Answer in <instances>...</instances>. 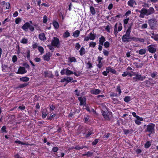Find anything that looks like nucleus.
I'll use <instances>...</instances> for the list:
<instances>
[{"instance_id":"f257e3e1","label":"nucleus","mask_w":158,"mask_h":158,"mask_svg":"<svg viewBox=\"0 0 158 158\" xmlns=\"http://www.w3.org/2000/svg\"><path fill=\"white\" fill-rule=\"evenodd\" d=\"M131 31V26H130L126 31V33L123 35L122 37V40L123 42L128 43L131 41L130 36Z\"/></svg>"},{"instance_id":"f03ea898","label":"nucleus","mask_w":158,"mask_h":158,"mask_svg":"<svg viewBox=\"0 0 158 158\" xmlns=\"http://www.w3.org/2000/svg\"><path fill=\"white\" fill-rule=\"evenodd\" d=\"M30 23L31 24L32 23V22L30 20L29 22H27L25 23L22 27L21 28L26 31H27L28 29L31 31H33L34 30V27L30 25Z\"/></svg>"},{"instance_id":"7ed1b4c3","label":"nucleus","mask_w":158,"mask_h":158,"mask_svg":"<svg viewBox=\"0 0 158 158\" xmlns=\"http://www.w3.org/2000/svg\"><path fill=\"white\" fill-rule=\"evenodd\" d=\"M93 131V129L92 127H87L85 128L84 132H83L82 134L85 135L86 138H88L90 137L91 135L94 134V133Z\"/></svg>"},{"instance_id":"20e7f679","label":"nucleus","mask_w":158,"mask_h":158,"mask_svg":"<svg viewBox=\"0 0 158 158\" xmlns=\"http://www.w3.org/2000/svg\"><path fill=\"white\" fill-rule=\"evenodd\" d=\"M155 125L153 123H150L147 126L145 130V132H148L151 133H154L155 132Z\"/></svg>"},{"instance_id":"39448f33","label":"nucleus","mask_w":158,"mask_h":158,"mask_svg":"<svg viewBox=\"0 0 158 158\" xmlns=\"http://www.w3.org/2000/svg\"><path fill=\"white\" fill-rule=\"evenodd\" d=\"M131 72L133 73V75L135 76L133 78L134 82H136L138 81H143L146 78L145 76H142L141 74H136L135 72H133L132 71Z\"/></svg>"},{"instance_id":"423d86ee","label":"nucleus","mask_w":158,"mask_h":158,"mask_svg":"<svg viewBox=\"0 0 158 158\" xmlns=\"http://www.w3.org/2000/svg\"><path fill=\"white\" fill-rule=\"evenodd\" d=\"M157 20L155 18L151 19L148 21V23L151 29H154L156 27Z\"/></svg>"},{"instance_id":"0eeeda50","label":"nucleus","mask_w":158,"mask_h":158,"mask_svg":"<svg viewBox=\"0 0 158 158\" xmlns=\"http://www.w3.org/2000/svg\"><path fill=\"white\" fill-rule=\"evenodd\" d=\"M143 13L146 16H148L155 13V10L153 7H151L148 9H146L143 7Z\"/></svg>"},{"instance_id":"6e6552de","label":"nucleus","mask_w":158,"mask_h":158,"mask_svg":"<svg viewBox=\"0 0 158 158\" xmlns=\"http://www.w3.org/2000/svg\"><path fill=\"white\" fill-rule=\"evenodd\" d=\"M96 34L94 33L93 31L91 32L88 35V36L85 37L84 40L86 41H88L89 40H94L96 38Z\"/></svg>"},{"instance_id":"1a4fd4ad","label":"nucleus","mask_w":158,"mask_h":158,"mask_svg":"<svg viewBox=\"0 0 158 158\" xmlns=\"http://www.w3.org/2000/svg\"><path fill=\"white\" fill-rule=\"evenodd\" d=\"M52 46L59 48L60 46V42L58 38L56 37H53L51 42Z\"/></svg>"},{"instance_id":"9d476101","label":"nucleus","mask_w":158,"mask_h":158,"mask_svg":"<svg viewBox=\"0 0 158 158\" xmlns=\"http://www.w3.org/2000/svg\"><path fill=\"white\" fill-rule=\"evenodd\" d=\"M156 46L155 45H150L147 47L148 51L149 52L153 53H155L156 50V48L154 47H156Z\"/></svg>"},{"instance_id":"9b49d317","label":"nucleus","mask_w":158,"mask_h":158,"mask_svg":"<svg viewBox=\"0 0 158 158\" xmlns=\"http://www.w3.org/2000/svg\"><path fill=\"white\" fill-rule=\"evenodd\" d=\"M152 79L149 78L148 80H146L142 82V85L144 86L149 87L150 85L153 84L152 83Z\"/></svg>"},{"instance_id":"f8f14e48","label":"nucleus","mask_w":158,"mask_h":158,"mask_svg":"<svg viewBox=\"0 0 158 158\" xmlns=\"http://www.w3.org/2000/svg\"><path fill=\"white\" fill-rule=\"evenodd\" d=\"M79 101L80 102L79 105L81 106L85 105L86 103V98L85 97H79L78 98Z\"/></svg>"},{"instance_id":"ddd939ff","label":"nucleus","mask_w":158,"mask_h":158,"mask_svg":"<svg viewBox=\"0 0 158 158\" xmlns=\"http://www.w3.org/2000/svg\"><path fill=\"white\" fill-rule=\"evenodd\" d=\"M102 57L98 56V58L97 61L98 62V64L97 65V66L99 69H101L103 65V63L102 60Z\"/></svg>"},{"instance_id":"4468645a","label":"nucleus","mask_w":158,"mask_h":158,"mask_svg":"<svg viewBox=\"0 0 158 158\" xmlns=\"http://www.w3.org/2000/svg\"><path fill=\"white\" fill-rule=\"evenodd\" d=\"M102 113L104 118L106 120L109 121L110 120L108 113L107 111L102 110Z\"/></svg>"},{"instance_id":"2eb2a0df","label":"nucleus","mask_w":158,"mask_h":158,"mask_svg":"<svg viewBox=\"0 0 158 158\" xmlns=\"http://www.w3.org/2000/svg\"><path fill=\"white\" fill-rule=\"evenodd\" d=\"M27 72V71L26 70V69L24 67H20L18 69L17 73L23 74L26 73Z\"/></svg>"},{"instance_id":"dca6fc26","label":"nucleus","mask_w":158,"mask_h":158,"mask_svg":"<svg viewBox=\"0 0 158 158\" xmlns=\"http://www.w3.org/2000/svg\"><path fill=\"white\" fill-rule=\"evenodd\" d=\"M44 74H45L44 77H48L49 78H52L53 77V75L52 74V72H48L47 71L44 72Z\"/></svg>"},{"instance_id":"f3484780","label":"nucleus","mask_w":158,"mask_h":158,"mask_svg":"<svg viewBox=\"0 0 158 158\" xmlns=\"http://www.w3.org/2000/svg\"><path fill=\"white\" fill-rule=\"evenodd\" d=\"M106 70L108 73L111 72L114 74H115L116 73V71L114 69L112 68L110 66L106 67Z\"/></svg>"},{"instance_id":"a211bd4d","label":"nucleus","mask_w":158,"mask_h":158,"mask_svg":"<svg viewBox=\"0 0 158 158\" xmlns=\"http://www.w3.org/2000/svg\"><path fill=\"white\" fill-rule=\"evenodd\" d=\"M39 38L40 40L42 41L46 39L45 35L44 33H41L39 35Z\"/></svg>"},{"instance_id":"6ab92c4d","label":"nucleus","mask_w":158,"mask_h":158,"mask_svg":"<svg viewBox=\"0 0 158 158\" xmlns=\"http://www.w3.org/2000/svg\"><path fill=\"white\" fill-rule=\"evenodd\" d=\"M106 40L105 37L102 35L99 38V44L103 45Z\"/></svg>"},{"instance_id":"aec40b11","label":"nucleus","mask_w":158,"mask_h":158,"mask_svg":"<svg viewBox=\"0 0 158 158\" xmlns=\"http://www.w3.org/2000/svg\"><path fill=\"white\" fill-rule=\"evenodd\" d=\"M132 115L134 117H135L136 118L137 120H139V121H143V118L141 117L138 115H136V113L134 112H131Z\"/></svg>"},{"instance_id":"412c9836","label":"nucleus","mask_w":158,"mask_h":158,"mask_svg":"<svg viewBox=\"0 0 158 158\" xmlns=\"http://www.w3.org/2000/svg\"><path fill=\"white\" fill-rule=\"evenodd\" d=\"M101 91L100 89H92L91 91L90 92L91 94L97 95L100 93Z\"/></svg>"},{"instance_id":"4be33fe9","label":"nucleus","mask_w":158,"mask_h":158,"mask_svg":"<svg viewBox=\"0 0 158 158\" xmlns=\"http://www.w3.org/2000/svg\"><path fill=\"white\" fill-rule=\"evenodd\" d=\"M134 64L136 66V67L137 68H141L144 64L143 63H138V62H135L134 63Z\"/></svg>"},{"instance_id":"5701e85b","label":"nucleus","mask_w":158,"mask_h":158,"mask_svg":"<svg viewBox=\"0 0 158 158\" xmlns=\"http://www.w3.org/2000/svg\"><path fill=\"white\" fill-rule=\"evenodd\" d=\"M80 31L79 30H77L73 33V36L74 37H78L79 35Z\"/></svg>"},{"instance_id":"b1692460","label":"nucleus","mask_w":158,"mask_h":158,"mask_svg":"<svg viewBox=\"0 0 158 158\" xmlns=\"http://www.w3.org/2000/svg\"><path fill=\"white\" fill-rule=\"evenodd\" d=\"M28 85V83H25L22 84H20L16 89H17L19 88H22L27 86Z\"/></svg>"},{"instance_id":"393cba45","label":"nucleus","mask_w":158,"mask_h":158,"mask_svg":"<svg viewBox=\"0 0 158 158\" xmlns=\"http://www.w3.org/2000/svg\"><path fill=\"white\" fill-rule=\"evenodd\" d=\"M79 52L80 55L81 56H82L83 55H84L86 52L85 49L83 47H82L81 48L80 50L79 51Z\"/></svg>"},{"instance_id":"a878e982","label":"nucleus","mask_w":158,"mask_h":158,"mask_svg":"<svg viewBox=\"0 0 158 158\" xmlns=\"http://www.w3.org/2000/svg\"><path fill=\"white\" fill-rule=\"evenodd\" d=\"M116 91L117 92H118V95L119 96H120L121 95L122 91L121 89V86L120 84L118 85L116 87Z\"/></svg>"},{"instance_id":"bb28decb","label":"nucleus","mask_w":158,"mask_h":158,"mask_svg":"<svg viewBox=\"0 0 158 158\" xmlns=\"http://www.w3.org/2000/svg\"><path fill=\"white\" fill-rule=\"evenodd\" d=\"M135 3L136 4V2L134 0H129L127 2V5L131 6V7H132L133 6L134 4Z\"/></svg>"},{"instance_id":"cd10ccee","label":"nucleus","mask_w":158,"mask_h":158,"mask_svg":"<svg viewBox=\"0 0 158 158\" xmlns=\"http://www.w3.org/2000/svg\"><path fill=\"white\" fill-rule=\"evenodd\" d=\"M19 80L23 82H27L29 80V78L26 77H23L19 78Z\"/></svg>"},{"instance_id":"c85d7f7f","label":"nucleus","mask_w":158,"mask_h":158,"mask_svg":"<svg viewBox=\"0 0 158 158\" xmlns=\"http://www.w3.org/2000/svg\"><path fill=\"white\" fill-rule=\"evenodd\" d=\"M93 152H91L89 151H88L86 153L83 154L82 156H86L88 157H90L93 155Z\"/></svg>"},{"instance_id":"c756f323","label":"nucleus","mask_w":158,"mask_h":158,"mask_svg":"<svg viewBox=\"0 0 158 158\" xmlns=\"http://www.w3.org/2000/svg\"><path fill=\"white\" fill-rule=\"evenodd\" d=\"M143 10V8H142L140 10H136V11H138L140 13V14L139 15V17L140 18H143L144 17V15H145V14H143V12L144 11Z\"/></svg>"},{"instance_id":"7c9ffc66","label":"nucleus","mask_w":158,"mask_h":158,"mask_svg":"<svg viewBox=\"0 0 158 158\" xmlns=\"http://www.w3.org/2000/svg\"><path fill=\"white\" fill-rule=\"evenodd\" d=\"M70 36V33L68 30H66L64 32L63 35V37L64 38H67Z\"/></svg>"},{"instance_id":"2f4dec72","label":"nucleus","mask_w":158,"mask_h":158,"mask_svg":"<svg viewBox=\"0 0 158 158\" xmlns=\"http://www.w3.org/2000/svg\"><path fill=\"white\" fill-rule=\"evenodd\" d=\"M118 24L116 23L114 27V34L116 37L117 36V34L118 33V30H117L118 28Z\"/></svg>"},{"instance_id":"473e14b6","label":"nucleus","mask_w":158,"mask_h":158,"mask_svg":"<svg viewBox=\"0 0 158 158\" xmlns=\"http://www.w3.org/2000/svg\"><path fill=\"white\" fill-rule=\"evenodd\" d=\"M90 12L92 15H94L96 13L94 7L93 6H90Z\"/></svg>"},{"instance_id":"72a5a7b5","label":"nucleus","mask_w":158,"mask_h":158,"mask_svg":"<svg viewBox=\"0 0 158 158\" xmlns=\"http://www.w3.org/2000/svg\"><path fill=\"white\" fill-rule=\"evenodd\" d=\"M43 59L44 60L49 61L50 60V56L47 53L44 56Z\"/></svg>"},{"instance_id":"f704fd0d","label":"nucleus","mask_w":158,"mask_h":158,"mask_svg":"<svg viewBox=\"0 0 158 158\" xmlns=\"http://www.w3.org/2000/svg\"><path fill=\"white\" fill-rule=\"evenodd\" d=\"M138 52L141 55L144 54L146 52V49H140L139 50Z\"/></svg>"},{"instance_id":"c9c22d12","label":"nucleus","mask_w":158,"mask_h":158,"mask_svg":"<svg viewBox=\"0 0 158 158\" xmlns=\"http://www.w3.org/2000/svg\"><path fill=\"white\" fill-rule=\"evenodd\" d=\"M68 59L71 63H72L73 62H77L76 59L74 57H69Z\"/></svg>"},{"instance_id":"e433bc0d","label":"nucleus","mask_w":158,"mask_h":158,"mask_svg":"<svg viewBox=\"0 0 158 158\" xmlns=\"http://www.w3.org/2000/svg\"><path fill=\"white\" fill-rule=\"evenodd\" d=\"M53 25L54 26V27L56 29H57L59 28V23L57 21H55L53 22Z\"/></svg>"},{"instance_id":"4c0bfd02","label":"nucleus","mask_w":158,"mask_h":158,"mask_svg":"<svg viewBox=\"0 0 158 158\" xmlns=\"http://www.w3.org/2000/svg\"><path fill=\"white\" fill-rule=\"evenodd\" d=\"M151 145V143L149 141H147L144 144V148H149Z\"/></svg>"},{"instance_id":"58836bf2","label":"nucleus","mask_w":158,"mask_h":158,"mask_svg":"<svg viewBox=\"0 0 158 158\" xmlns=\"http://www.w3.org/2000/svg\"><path fill=\"white\" fill-rule=\"evenodd\" d=\"M96 45V43L95 42L91 41L89 44V46L90 47L94 48Z\"/></svg>"},{"instance_id":"ea45409f","label":"nucleus","mask_w":158,"mask_h":158,"mask_svg":"<svg viewBox=\"0 0 158 158\" xmlns=\"http://www.w3.org/2000/svg\"><path fill=\"white\" fill-rule=\"evenodd\" d=\"M38 49L39 51L40 52L41 54H42L44 52V49L41 46H38Z\"/></svg>"},{"instance_id":"a19ab883","label":"nucleus","mask_w":158,"mask_h":158,"mask_svg":"<svg viewBox=\"0 0 158 158\" xmlns=\"http://www.w3.org/2000/svg\"><path fill=\"white\" fill-rule=\"evenodd\" d=\"M65 74L67 76H69L71 74H73V72L71 70L67 69L65 72Z\"/></svg>"},{"instance_id":"79ce46f5","label":"nucleus","mask_w":158,"mask_h":158,"mask_svg":"<svg viewBox=\"0 0 158 158\" xmlns=\"http://www.w3.org/2000/svg\"><path fill=\"white\" fill-rule=\"evenodd\" d=\"M151 37L155 40L157 41L158 40V34H153V35L151 36Z\"/></svg>"},{"instance_id":"37998d69","label":"nucleus","mask_w":158,"mask_h":158,"mask_svg":"<svg viewBox=\"0 0 158 158\" xmlns=\"http://www.w3.org/2000/svg\"><path fill=\"white\" fill-rule=\"evenodd\" d=\"M131 100V97L130 96H126L124 98V101L128 103Z\"/></svg>"},{"instance_id":"c03bdc74","label":"nucleus","mask_w":158,"mask_h":158,"mask_svg":"<svg viewBox=\"0 0 158 158\" xmlns=\"http://www.w3.org/2000/svg\"><path fill=\"white\" fill-rule=\"evenodd\" d=\"M66 79V81L67 82L66 83L67 84L68 83L70 82L71 81L73 80V78L72 77H65Z\"/></svg>"},{"instance_id":"a18cd8bd","label":"nucleus","mask_w":158,"mask_h":158,"mask_svg":"<svg viewBox=\"0 0 158 158\" xmlns=\"http://www.w3.org/2000/svg\"><path fill=\"white\" fill-rule=\"evenodd\" d=\"M83 148V147L82 146H79V145H77L74 147L72 148L71 149H74L76 150H80V149H82Z\"/></svg>"},{"instance_id":"49530a36","label":"nucleus","mask_w":158,"mask_h":158,"mask_svg":"<svg viewBox=\"0 0 158 158\" xmlns=\"http://www.w3.org/2000/svg\"><path fill=\"white\" fill-rule=\"evenodd\" d=\"M103 55L106 56H108L109 55V52L105 49H103Z\"/></svg>"},{"instance_id":"de8ad7c7","label":"nucleus","mask_w":158,"mask_h":158,"mask_svg":"<svg viewBox=\"0 0 158 158\" xmlns=\"http://www.w3.org/2000/svg\"><path fill=\"white\" fill-rule=\"evenodd\" d=\"M103 44L105 48H108L110 46V43L108 41L105 42Z\"/></svg>"},{"instance_id":"09e8293b","label":"nucleus","mask_w":158,"mask_h":158,"mask_svg":"<svg viewBox=\"0 0 158 158\" xmlns=\"http://www.w3.org/2000/svg\"><path fill=\"white\" fill-rule=\"evenodd\" d=\"M27 57L28 60H30V50H28L27 51Z\"/></svg>"},{"instance_id":"8fccbe9b","label":"nucleus","mask_w":158,"mask_h":158,"mask_svg":"<svg viewBox=\"0 0 158 158\" xmlns=\"http://www.w3.org/2000/svg\"><path fill=\"white\" fill-rule=\"evenodd\" d=\"M22 19L20 17H18L15 19V23L16 24H18L21 22Z\"/></svg>"},{"instance_id":"3c124183","label":"nucleus","mask_w":158,"mask_h":158,"mask_svg":"<svg viewBox=\"0 0 158 158\" xmlns=\"http://www.w3.org/2000/svg\"><path fill=\"white\" fill-rule=\"evenodd\" d=\"M6 127L5 126H3L2 128H1V131H2V132H5L6 133L7 132V131L6 130Z\"/></svg>"},{"instance_id":"603ef678","label":"nucleus","mask_w":158,"mask_h":158,"mask_svg":"<svg viewBox=\"0 0 158 158\" xmlns=\"http://www.w3.org/2000/svg\"><path fill=\"white\" fill-rule=\"evenodd\" d=\"M12 61L13 63H15L17 60V58L16 55H14L12 58Z\"/></svg>"},{"instance_id":"864d4df0","label":"nucleus","mask_w":158,"mask_h":158,"mask_svg":"<svg viewBox=\"0 0 158 158\" xmlns=\"http://www.w3.org/2000/svg\"><path fill=\"white\" fill-rule=\"evenodd\" d=\"M99 141V139H95L92 143L93 145H95L98 143Z\"/></svg>"},{"instance_id":"5fc2aeb1","label":"nucleus","mask_w":158,"mask_h":158,"mask_svg":"<svg viewBox=\"0 0 158 158\" xmlns=\"http://www.w3.org/2000/svg\"><path fill=\"white\" fill-rule=\"evenodd\" d=\"M122 29V27L121 23H119L118 24V29L117 30L118 32L121 31Z\"/></svg>"},{"instance_id":"6e6d98bb","label":"nucleus","mask_w":158,"mask_h":158,"mask_svg":"<svg viewBox=\"0 0 158 158\" xmlns=\"http://www.w3.org/2000/svg\"><path fill=\"white\" fill-rule=\"evenodd\" d=\"M25 106L23 105L22 106H19L18 108V109H20L21 110H24L25 109Z\"/></svg>"},{"instance_id":"4d7b16f0","label":"nucleus","mask_w":158,"mask_h":158,"mask_svg":"<svg viewBox=\"0 0 158 158\" xmlns=\"http://www.w3.org/2000/svg\"><path fill=\"white\" fill-rule=\"evenodd\" d=\"M27 39L24 38L22 39L21 43L23 44H27Z\"/></svg>"},{"instance_id":"13d9d810","label":"nucleus","mask_w":158,"mask_h":158,"mask_svg":"<svg viewBox=\"0 0 158 158\" xmlns=\"http://www.w3.org/2000/svg\"><path fill=\"white\" fill-rule=\"evenodd\" d=\"M112 100L114 104L118 103L119 101L118 100V99L114 98H112Z\"/></svg>"},{"instance_id":"bf43d9fd","label":"nucleus","mask_w":158,"mask_h":158,"mask_svg":"<svg viewBox=\"0 0 158 158\" xmlns=\"http://www.w3.org/2000/svg\"><path fill=\"white\" fill-rule=\"evenodd\" d=\"M38 44L37 43H34V44L32 45V48L33 49H35L37 47H38Z\"/></svg>"},{"instance_id":"052dcab7","label":"nucleus","mask_w":158,"mask_h":158,"mask_svg":"<svg viewBox=\"0 0 158 158\" xmlns=\"http://www.w3.org/2000/svg\"><path fill=\"white\" fill-rule=\"evenodd\" d=\"M48 21V18L46 15H44L43 16V22L44 23H46Z\"/></svg>"},{"instance_id":"680f3d73","label":"nucleus","mask_w":158,"mask_h":158,"mask_svg":"<svg viewBox=\"0 0 158 158\" xmlns=\"http://www.w3.org/2000/svg\"><path fill=\"white\" fill-rule=\"evenodd\" d=\"M33 26L37 30L40 31L41 30L40 26L37 24L36 23L34 24H33Z\"/></svg>"},{"instance_id":"e2e57ef3","label":"nucleus","mask_w":158,"mask_h":158,"mask_svg":"<svg viewBox=\"0 0 158 158\" xmlns=\"http://www.w3.org/2000/svg\"><path fill=\"white\" fill-rule=\"evenodd\" d=\"M59 148L57 147H53L52 149V151L54 152H56L58 150Z\"/></svg>"},{"instance_id":"0e129e2a","label":"nucleus","mask_w":158,"mask_h":158,"mask_svg":"<svg viewBox=\"0 0 158 158\" xmlns=\"http://www.w3.org/2000/svg\"><path fill=\"white\" fill-rule=\"evenodd\" d=\"M15 143H18L19 144H21L22 145H25L26 143L23 142H21L18 139H17L15 141Z\"/></svg>"},{"instance_id":"69168bd1","label":"nucleus","mask_w":158,"mask_h":158,"mask_svg":"<svg viewBox=\"0 0 158 158\" xmlns=\"http://www.w3.org/2000/svg\"><path fill=\"white\" fill-rule=\"evenodd\" d=\"M49 106L50 107V111H53V110H54L55 109V106L53 104H50L49 105Z\"/></svg>"},{"instance_id":"338daca9","label":"nucleus","mask_w":158,"mask_h":158,"mask_svg":"<svg viewBox=\"0 0 158 158\" xmlns=\"http://www.w3.org/2000/svg\"><path fill=\"white\" fill-rule=\"evenodd\" d=\"M53 46L50 44L47 45V47L50 50L52 51V52H53L54 50V48Z\"/></svg>"},{"instance_id":"774afa93","label":"nucleus","mask_w":158,"mask_h":158,"mask_svg":"<svg viewBox=\"0 0 158 158\" xmlns=\"http://www.w3.org/2000/svg\"><path fill=\"white\" fill-rule=\"evenodd\" d=\"M87 65L88 66V68L90 69L93 67L92 64L91 63L90 61H88L87 63Z\"/></svg>"}]
</instances>
